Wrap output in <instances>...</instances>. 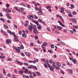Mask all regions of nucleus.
<instances>
[{
    "mask_svg": "<svg viewBox=\"0 0 78 78\" xmlns=\"http://www.w3.org/2000/svg\"><path fill=\"white\" fill-rule=\"evenodd\" d=\"M6 15L7 16L8 19H10V16H9V14L6 13Z\"/></svg>",
    "mask_w": 78,
    "mask_h": 78,
    "instance_id": "2eb2a0df",
    "label": "nucleus"
},
{
    "mask_svg": "<svg viewBox=\"0 0 78 78\" xmlns=\"http://www.w3.org/2000/svg\"><path fill=\"white\" fill-rule=\"evenodd\" d=\"M23 71L21 70V71L19 72V73L20 75H23Z\"/></svg>",
    "mask_w": 78,
    "mask_h": 78,
    "instance_id": "412c9836",
    "label": "nucleus"
},
{
    "mask_svg": "<svg viewBox=\"0 0 78 78\" xmlns=\"http://www.w3.org/2000/svg\"><path fill=\"white\" fill-rule=\"evenodd\" d=\"M20 48L21 49H22L23 50V49H24V47H23V44H21L20 45Z\"/></svg>",
    "mask_w": 78,
    "mask_h": 78,
    "instance_id": "4be33fe9",
    "label": "nucleus"
},
{
    "mask_svg": "<svg viewBox=\"0 0 78 78\" xmlns=\"http://www.w3.org/2000/svg\"><path fill=\"white\" fill-rule=\"evenodd\" d=\"M38 21L41 23H43V25H46V24H45V22L42 21L41 20H38Z\"/></svg>",
    "mask_w": 78,
    "mask_h": 78,
    "instance_id": "6e6552de",
    "label": "nucleus"
},
{
    "mask_svg": "<svg viewBox=\"0 0 78 78\" xmlns=\"http://www.w3.org/2000/svg\"><path fill=\"white\" fill-rule=\"evenodd\" d=\"M69 71L71 74H72L73 73V71H72V69H69Z\"/></svg>",
    "mask_w": 78,
    "mask_h": 78,
    "instance_id": "6ab92c4d",
    "label": "nucleus"
},
{
    "mask_svg": "<svg viewBox=\"0 0 78 78\" xmlns=\"http://www.w3.org/2000/svg\"><path fill=\"white\" fill-rule=\"evenodd\" d=\"M27 68L28 69H32V68H34V69H35V70H37V67H36L35 66H33V65H31L30 66H28L27 67Z\"/></svg>",
    "mask_w": 78,
    "mask_h": 78,
    "instance_id": "f257e3e1",
    "label": "nucleus"
},
{
    "mask_svg": "<svg viewBox=\"0 0 78 78\" xmlns=\"http://www.w3.org/2000/svg\"><path fill=\"white\" fill-rule=\"evenodd\" d=\"M0 59H5V56H0Z\"/></svg>",
    "mask_w": 78,
    "mask_h": 78,
    "instance_id": "a18cd8bd",
    "label": "nucleus"
},
{
    "mask_svg": "<svg viewBox=\"0 0 78 78\" xmlns=\"http://www.w3.org/2000/svg\"><path fill=\"white\" fill-rule=\"evenodd\" d=\"M22 36L23 37L25 38L27 37V35H26V34L25 33L22 34Z\"/></svg>",
    "mask_w": 78,
    "mask_h": 78,
    "instance_id": "a211bd4d",
    "label": "nucleus"
},
{
    "mask_svg": "<svg viewBox=\"0 0 78 78\" xmlns=\"http://www.w3.org/2000/svg\"><path fill=\"white\" fill-rule=\"evenodd\" d=\"M52 67H53V68H55V67H56V65H55V64H52Z\"/></svg>",
    "mask_w": 78,
    "mask_h": 78,
    "instance_id": "3c124183",
    "label": "nucleus"
},
{
    "mask_svg": "<svg viewBox=\"0 0 78 78\" xmlns=\"http://www.w3.org/2000/svg\"><path fill=\"white\" fill-rule=\"evenodd\" d=\"M50 47L51 48H54L55 47L54 45L53 44H51Z\"/></svg>",
    "mask_w": 78,
    "mask_h": 78,
    "instance_id": "cd10ccee",
    "label": "nucleus"
},
{
    "mask_svg": "<svg viewBox=\"0 0 78 78\" xmlns=\"http://www.w3.org/2000/svg\"><path fill=\"white\" fill-rule=\"evenodd\" d=\"M48 52L49 53H53L52 51L50 50H48Z\"/></svg>",
    "mask_w": 78,
    "mask_h": 78,
    "instance_id": "603ef678",
    "label": "nucleus"
},
{
    "mask_svg": "<svg viewBox=\"0 0 78 78\" xmlns=\"http://www.w3.org/2000/svg\"><path fill=\"white\" fill-rule=\"evenodd\" d=\"M18 38V37L16 36V35H15V36L14 37V39H17Z\"/></svg>",
    "mask_w": 78,
    "mask_h": 78,
    "instance_id": "680f3d73",
    "label": "nucleus"
},
{
    "mask_svg": "<svg viewBox=\"0 0 78 78\" xmlns=\"http://www.w3.org/2000/svg\"><path fill=\"white\" fill-rule=\"evenodd\" d=\"M28 74H29V75H32V73L30 71H28Z\"/></svg>",
    "mask_w": 78,
    "mask_h": 78,
    "instance_id": "79ce46f5",
    "label": "nucleus"
},
{
    "mask_svg": "<svg viewBox=\"0 0 78 78\" xmlns=\"http://www.w3.org/2000/svg\"><path fill=\"white\" fill-rule=\"evenodd\" d=\"M25 54L26 55V56H30V53L27 52H25Z\"/></svg>",
    "mask_w": 78,
    "mask_h": 78,
    "instance_id": "f3484780",
    "label": "nucleus"
},
{
    "mask_svg": "<svg viewBox=\"0 0 78 78\" xmlns=\"http://www.w3.org/2000/svg\"><path fill=\"white\" fill-rule=\"evenodd\" d=\"M61 10L60 11V12L61 13H62V12H63V11H64V9L63 8H61Z\"/></svg>",
    "mask_w": 78,
    "mask_h": 78,
    "instance_id": "393cba45",
    "label": "nucleus"
},
{
    "mask_svg": "<svg viewBox=\"0 0 78 78\" xmlns=\"http://www.w3.org/2000/svg\"><path fill=\"white\" fill-rule=\"evenodd\" d=\"M58 23H60V24L61 25V26L63 27H65V25H63V24H62V23L61 22V21H58Z\"/></svg>",
    "mask_w": 78,
    "mask_h": 78,
    "instance_id": "4468645a",
    "label": "nucleus"
},
{
    "mask_svg": "<svg viewBox=\"0 0 78 78\" xmlns=\"http://www.w3.org/2000/svg\"><path fill=\"white\" fill-rule=\"evenodd\" d=\"M34 9L35 10H36V11H38V10H39V9H38V8H37V7H35Z\"/></svg>",
    "mask_w": 78,
    "mask_h": 78,
    "instance_id": "8fccbe9b",
    "label": "nucleus"
},
{
    "mask_svg": "<svg viewBox=\"0 0 78 78\" xmlns=\"http://www.w3.org/2000/svg\"><path fill=\"white\" fill-rule=\"evenodd\" d=\"M29 77L31 78H34V77H33V76L32 75H30L29 76Z\"/></svg>",
    "mask_w": 78,
    "mask_h": 78,
    "instance_id": "774afa93",
    "label": "nucleus"
},
{
    "mask_svg": "<svg viewBox=\"0 0 78 78\" xmlns=\"http://www.w3.org/2000/svg\"><path fill=\"white\" fill-rule=\"evenodd\" d=\"M6 12H10V10L9 9H6L5 10Z\"/></svg>",
    "mask_w": 78,
    "mask_h": 78,
    "instance_id": "7c9ffc66",
    "label": "nucleus"
},
{
    "mask_svg": "<svg viewBox=\"0 0 78 78\" xmlns=\"http://www.w3.org/2000/svg\"><path fill=\"white\" fill-rule=\"evenodd\" d=\"M55 68L57 70H59L60 69L59 67L57 66H55Z\"/></svg>",
    "mask_w": 78,
    "mask_h": 78,
    "instance_id": "2f4dec72",
    "label": "nucleus"
},
{
    "mask_svg": "<svg viewBox=\"0 0 78 78\" xmlns=\"http://www.w3.org/2000/svg\"><path fill=\"white\" fill-rule=\"evenodd\" d=\"M3 33H3L4 35H5V36H8V34H6V33L5 31H4Z\"/></svg>",
    "mask_w": 78,
    "mask_h": 78,
    "instance_id": "e433bc0d",
    "label": "nucleus"
},
{
    "mask_svg": "<svg viewBox=\"0 0 78 78\" xmlns=\"http://www.w3.org/2000/svg\"><path fill=\"white\" fill-rule=\"evenodd\" d=\"M66 63L67 65H69V66H72V64H70V63L68 62H66Z\"/></svg>",
    "mask_w": 78,
    "mask_h": 78,
    "instance_id": "4c0bfd02",
    "label": "nucleus"
},
{
    "mask_svg": "<svg viewBox=\"0 0 78 78\" xmlns=\"http://www.w3.org/2000/svg\"><path fill=\"white\" fill-rule=\"evenodd\" d=\"M73 63L75 64H76V59H75L74 58L73 59Z\"/></svg>",
    "mask_w": 78,
    "mask_h": 78,
    "instance_id": "9b49d317",
    "label": "nucleus"
},
{
    "mask_svg": "<svg viewBox=\"0 0 78 78\" xmlns=\"http://www.w3.org/2000/svg\"><path fill=\"white\" fill-rule=\"evenodd\" d=\"M3 26L4 27V28H8V26H7L5 24H3Z\"/></svg>",
    "mask_w": 78,
    "mask_h": 78,
    "instance_id": "b1692460",
    "label": "nucleus"
},
{
    "mask_svg": "<svg viewBox=\"0 0 78 78\" xmlns=\"http://www.w3.org/2000/svg\"><path fill=\"white\" fill-rule=\"evenodd\" d=\"M68 16H69V17H72V15L70 14H68Z\"/></svg>",
    "mask_w": 78,
    "mask_h": 78,
    "instance_id": "e2e57ef3",
    "label": "nucleus"
},
{
    "mask_svg": "<svg viewBox=\"0 0 78 78\" xmlns=\"http://www.w3.org/2000/svg\"><path fill=\"white\" fill-rule=\"evenodd\" d=\"M42 61H43V62H45V59L44 58H42L41 59Z\"/></svg>",
    "mask_w": 78,
    "mask_h": 78,
    "instance_id": "6e6d98bb",
    "label": "nucleus"
},
{
    "mask_svg": "<svg viewBox=\"0 0 78 78\" xmlns=\"http://www.w3.org/2000/svg\"><path fill=\"white\" fill-rule=\"evenodd\" d=\"M56 63L57 65H58V67H61V64H60L59 62H56Z\"/></svg>",
    "mask_w": 78,
    "mask_h": 78,
    "instance_id": "c756f323",
    "label": "nucleus"
},
{
    "mask_svg": "<svg viewBox=\"0 0 78 78\" xmlns=\"http://www.w3.org/2000/svg\"><path fill=\"white\" fill-rule=\"evenodd\" d=\"M72 14H73V15H76V12L75 11H74L73 12Z\"/></svg>",
    "mask_w": 78,
    "mask_h": 78,
    "instance_id": "c03bdc74",
    "label": "nucleus"
},
{
    "mask_svg": "<svg viewBox=\"0 0 78 78\" xmlns=\"http://www.w3.org/2000/svg\"><path fill=\"white\" fill-rule=\"evenodd\" d=\"M35 39H38V36L37 35L35 36Z\"/></svg>",
    "mask_w": 78,
    "mask_h": 78,
    "instance_id": "49530a36",
    "label": "nucleus"
},
{
    "mask_svg": "<svg viewBox=\"0 0 78 78\" xmlns=\"http://www.w3.org/2000/svg\"><path fill=\"white\" fill-rule=\"evenodd\" d=\"M44 66L45 68L46 69H48V66H47V64H44Z\"/></svg>",
    "mask_w": 78,
    "mask_h": 78,
    "instance_id": "a878e982",
    "label": "nucleus"
},
{
    "mask_svg": "<svg viewBox=\"0 0 78 78\" xmlns=\"http://www.w3.org/2000/svg\"><path fill=\"white\" fill-rule=\"evenodd\" d=\"M16 62L18 63V64H19V65H23V63H22V62H19L18 61V60H16Z\"/></svg>",
    "mask_w": 78,
    "mask_h": 78,
    "instance_id": "1a4fd4ad",
    "label": "nucleus"
},
{
    "mask_svg": "<svg viewBox=\"0 0 78 78\" xmlns=\"http://www.w3.org/2000/svg\"><path fill=\"white\" fill-rule=\"evenodd\" d=\"M33 16L31 15H29L28 16V18L29 19H30V20H33Z\"/></svg>",
    "mask_w": 78,
    "mask_h": 78,
    "instance_id": "f03ea898",
    "label": "nucleus"
},
{
    "mask_svg": "<svg viewBox=\"0 0 78 78\" xmlns=\"http://www.w3.org/2000/svg\"><path fill=\"white\" fill-rule=\"evenodd\" d=\"M21 55L22 56H25V55L24 54V53L23 52H21Z\"/></svg>",
    "mask_w": 78,
    "mask_h": 78,
    "instance_id": "ea45409f",
    "label": "nucleus"
},
{
    "mask_svg": "<svg viewBox=\"0 0 78 78\" xmlns=\"http://www.w3.org/2000/svg\"><path fill=\"white\" fill-rule=\"evenodd\" d=\"M34 18L35 19H38V17H37V16H36V15H34Z\"/></svg>",
    "mask_w": 78,
    "mask_h": 78,
    "instance_id": "a19ab883",
    "label": "nucleus"
},
{
    "mask_svg": "<svg viewBox=\"0 0 78 78\" xmlns=\"http://www.w3.org/2000/svg\"><path fill=\"white\" fill-rule=\"evenodd\" d=\"M69 59H70L71 61H73V58H71L70 57H69Z\"/></svg>",
    "mask_w": 78,
    "mask_h": 78,
    "instance_id": "69168bd1",
    "label": "nucleus"
},
{
    "mask_svg": "<svg viewBox=\"0 0 78 78\" xmlns=\"http://www.w3.org/2000/svg\"><path fill=\"white\" fill-rule=\"evenodd\" d=\"M9 42H10V41L9 39H7L5 41V42L7 44H9Z\"/></svg>",
    "mask_w": 78,
    "mask_h": 78,
    "instance_id": "9d476101",
    "label": "nucleus"
},
{
    "mask_svg": "<svg viewBox=\"0 0 78 78\" xmlns=\"http://www.w3.org/2000/svg\"><path fill=\"white\" fill-rule=\"evenodd\" d=\"M32 27V29L33 30H37V27L36 25H34L33 26H31Z\"/></svg>",
    "mask_w": 78,
    "mask_h": 78,
    "instance_id": "20e7f679",
    "label": "nucleus"
},
{
    "mask_svg": "<svg viewBox=\"0 0 78 78\" xmlns=\"http://www.w3.org/2000/svg\"><path fill=\"white\" fill-rule=\"evenodd\" d=\"M44 64H48V63H49V62L48 61H45Z\"/></svg>",
    "mask_w": 78,
    "mask_h": 78,
    "instance_id": "de8ad7c7",
    "label": "nucleus"
},
{
    "mask_svg": "<svg viewBox=\"0 0 78 78\" xmlns=\"http://www.w3.org/2000/svg\"><path fill=\"white\" fill-rule=\"evenodd\" d=\"M33 74V76L34 77H35V76H36V73H35L34 72H32Z\"/></svg>",
    "mask_w": 78,
    "mask_h": 78,
    "instance_id": "f704fd0d",
    "label": "nucleus"
},
{
    "mask_svg": "<svg viewBox=\"0 0 78 78\" xmlns=\"http://www.w3.org/2000/svg\"><path fill=\"white\" fill-rule=\"evenodd\" d=\"M0 17H3V15L2 12H0Z\"/></svg>",
    "mask_w": 78,
    "mask_h": 78,
    "instance_id": "bf43d9fd",
    "label": "nucleus"
},
{
    "mask_svg": "<svg viewBox=\"0 0 78 78\" xmlns=\"http://www.w3.org/2000/svg\"><path fill=\"white\" fill-rule=\"evenodd\" d=\"M32 22H33L34 23H35V24L37 25H38L39 24V23H38V21H35V20H33L32 21Z\"/></svg>",
    "mask_w": 78,
    "mask_h": 78,
    "instance_id": "423d86ee",
    "label": "nucleus"
},
{
    "mask_svg": "<svg viewBox=\"0 0 78 78\" xmlns=\"http://www.w3.org/2000/svg\"><path fill=\"white\" fill-rule=\"evenodd\" d=\"M14 40L15 41H18V42H19V40L18 38H15L14 39Z\"/></svg>",
    "mask_w": 78,
    "mask_h": 78,
    "instance_id": "09e8293b",
    "label": "nucleus"
},
{
    "mask_svg": "<svg viewBox=\"0 0 78 78\" xmlns=\"http://www.w3.org/2000/svg\"><path fill=\"white\" fill-rule=\"evenodd\" d=\"M24 64L25 65V66H28V63H27L26 62H24Z\"/></svg>",
    "mask_w": 78,
    "mask_h": 78,
    "instance_id": "5fc2aeb1",
    "label": "nucleus"
},
{
    "mask_svg": "<svg viewBox=\"0 0 78 78\" xmlns=\"http://www.w3.org/2000/svg\"><path fill=\"white\" fill-rule=\"evenodd\" d=\"M37 13L39 15H42V13L41 12H38Z\"/></svg>",
    "mask_w": 78,
    "mask_h": 78,
    "instance_id": "72a5a7b5",
    "label": "nucleus"
},
{
    "mask_svg": "<svg viewBox=\"0 0 78 78\" xmlns=\"http://www.w3.org/2000/svg\"><path fill=\"white\" fill-rule=\"evenodd\" d=\"M60 71L61 72V73H62V74H63V75H64V72L62 71V70H60Z\"/></svg>",
    "mask_w": 78,
    "mask_h": 78,
    "instance_id": "0e129e2a",
    "label": "nucleus"
},
{
    "mask_svg": "<svg viewBox=\"0 0 78 78\" xmlns=\"http://www.w3.org/2000/svg\"><path fill=\"white\" fill-rule=\"evenodd\" d=\"M28 28L29 30H30L31 31H32V26H31L30 25L28 26Z\"/></svg>",
    "mask_w": 78,
    "mask_h": 78,
    "instance_id": "39448f33",
    "label": "nucleus"
},
{
    "mask_svg": "<svg viewBox=\"0 0 78 78\" xmlns=\"http://www.w3.org/2000/svg\"><path fill=\"white\" fill-rule=\"evenodd\" d=\"M36 73H37V75H39V76H41V74L39 72H36Z\"/></svg>",
    "mask_w": 78,
    "mask_h": 78,
    "instance_id": "473e14b6",
    "label": "nucleus"
},
{
    "mask_svg": "<svg viewBox=\"0 0 78 78\" xmlns=\"http://www.w3.org/2000/svg\"><path fill=\"white\" fill-rule=\"evenodd\" d=\"M15 49L16 50V51L18 52V53H20V50H19V49H17V48H15Z\"/></svg>",
    "mask_w": 78,
    "mask_h": 78,
    "instance_id": "c85d7f7f",
    "label": "nucleus"
},
{
    "mask_svg": "<svg viewBox=\"0 0 78 78\" xmlns=\"http://www.w3.org/2000/svg\"><path fill=\"white\" fill-rule=\"evenodd\" d=\"M6 6L7 7V8H8L9 6V4H6Z\"/></svg>",
    "mask_w": 78,
    "mask_h": 78,
    "instance_id": "13d9d810",
    "label": "nucleus"
},
{
    "mask_svg": "<svg viewBox=\"0 0 78 78\" xmlns=\"http://www.w3.org/2000/svg\"><path fill=\"white\" fill-rule=\"evenodd\" d=\"M24 73H26L27 74H28V71L27 69H25V70H24Z\"/></svg>",
    "mask_w": 78,
    "mask_h": 78,
    "instance_id": "ddd939ff",
    "label": "nucleus"
},
{
    "mask_svg": "<svg viewBox=\"0 0 78 78\" xmlns=\"http://www.w3.org/2000/svg\"><path fill=\"white\" fill-rule=\"evenodd\" d=\"M37 29H34V32L35 34H37Z\"/></svg>",
    "mask_w": 78,
    "mask_h": 78,
    "instance_id": "aec40b11",
    "label": "nucleus"
},
{
    "mask_svg": "<svg viewBox=\"0 0 78 78\" xmlns=\"http://www.w3.org/2000/svg\"><path fill=\"white\" fill-rule=\"evenodd\" d=\"M49 62L51 63H53V60H49Z\"/></svg>",
    "mask_w": 78,
    "mask_h": 78,
    "instance_id": "052dcab7",
    "label": "nucleus"
},
{
    "mask_svg": "<svg viewBox=\"0 0 78 78\" xmlns=\"http://www.w3.org/2000/svg\"><path fill=\"white\" fill-rule=\"evenodd\" d=\"M43 44L45 46L46 45H47V43L45 42Z\"/></svg>",
    "mask_w": 78,
    "mask_h": 78,
    "instance_id": "864d4df0",
    "label": "nucleus"
},
{
    "mask_svg": "<svg viewBox=\"0 0 78 78\" xmlns=\"http://www.w3.org/2000/svg\"><path fill=\"white\" fill-rule=\"evenodd\" d=\"M45 45H44L43 44H42L41 45V47L42 48V49H44V48H45Z\"/></svg>",
    "mask_w": 78,
    "mask_h": 78,
    "instance_id": "58836bf2",
    "label": "nucleus"
},
{
    "mask_svg": "<svg viewBox=\"0 0 78 78\" xmlns=\"http://www.w3.org/2000/svg\"><path fill=\"white\" fill-rule=\"evenodd\" d=\"M3 73L4 75H6V72H5V69L4 68L3 69Z\"/></svg>",
    "mask_w": 78,
    "mask_h": 78,
    "instance_id": "dca6fc26",
    "label": "nucleus"
},
{
    "mask_svg": "<svg viewBox=\"0 0 78 78\" xmlns=\"http://www.w3.org/2000/svg\"><path fill=\"white\" fill-rule=\"evenodd\" d=\"M50 70H51V71H54V69L53 68L52 66H51L50 68Z\"/></svg>",
    "mask_w": 78,
    "mask_h": 78,
    "instance_id": "5701e85b",
    "label": "nucleus"
},
{
    "mask_svg": "<svg viewBox=\"0 0 78 78\" xmlns=\"http://www.w3.org/2000/svg\"><path fill=\"white\" fill-rule=\"evenodd\" d=\"M46 8L47 9H50V8H51V6L49 5H47L46 6Z\"/></svg>",
    "mask_w": 78,
    "mask_h": 78,
    "instance_id": "bb28decb",
    "label": "nucleus"
},
{
    "mask_svg": "<svg viewBox=\"0 0 78 78\" xmlns=\"http://www.w3.org/2000/svg\"><path fill=\"white\" fill-rule=\"evenodd\" d=\"M71 8L73 9L74 8V7H73V4H71Z\"/></svg>",
    "mask_w": 78,
    "mask_h": 78,
    "instance_id": "338daca9",
    "label": "nucleus"
},
{
    "mask_svg": "<svg viewBox=\"0 0 78 78\" xmlns=\"http://www.w3.org/2000/svg\"><path fill=\"white\" fill-rule=\"evenodd\" d=\"M34 50L36 51H39V49L36 48H34Z\"/></svg>",
    "mask_w": 78,
    "mask_h": 78,
    "instance_id": "37998d69",
    "label": "nucleus"
},
{
    "mask_svg": "<svg viewBox=\"0 0 78 78\" xmlns=\"http://www.w3.org/2000/svg\"><path fill=\"white\" fill-rule=\"evenodd\" d=\"M10 34H12L13 36L14 37L16 36V34L15 33L13 32H11V31H10Z\"/></svg>",
    "mask_w": 78,
    "mask_h": 78,
    "instance_id": "f8f14e48",
    "label": "nucleus"
},
{
    "mask_svg": "<svg viewBox=\"0 0 78 78\" xmlns=\"http://www.w3.org/2000/svg\"><path fill=\"white\" fill-rule=\"evenodd\" d=\"M14 8L16 9V11H18L19 12H22V11H21V10H20L17 7H14Z\"/></svg>",
    "mask_w": 78,
    "mask_h": 78,
    "instance_id": "7ed1b4c3",
    "label": "nucleus"
},
{
    "mask_svg": "<svg viewBox=\"0 0 78 78\" xmlns=\"http://www.w3.org/2000/svg\"><path fill=\"white\" fill-rule=\"evenodd\" d=\"M37 27L38 30H41L42 28V26L40 24H38L37 25Z\"/></svg>",
    "mask_w": 78,
    "mask_h": 78,
    "instance_id": "0eeeda50",
    "label": "nucleus"
},
{
    "mask_svg": "<svg viewBox=\"0 0 78 78\" xmlns=\"http://www.w3.org/2000/svg\"><path fill=\"white\" fill-rule=\"evenodd\" d=\"M13 1L16 3H18V2H19V0H13Z\"/></svg>",
    "mask_w": 78,
    "mask_h": 78,
    "instance_id": "c9c22d12",
    "label": "nucleus"
},
{
    "mask_svg": "<svg viewBox=\"0 0 78 78\" xmlns=\"http://www.w3.org/2000/svg\"><path fill=\"white\" fill-rule=\"evenodd\" d=\"M60 42V44H62V45H64L65 44V43H64L62 42L61 41V42Z\"/></svg>",
    "mask_w": 78,
    "mask_h": 78,
    "instance_id": "4d7b16f0",
    "label": "nucleus"
}]
</instances>
